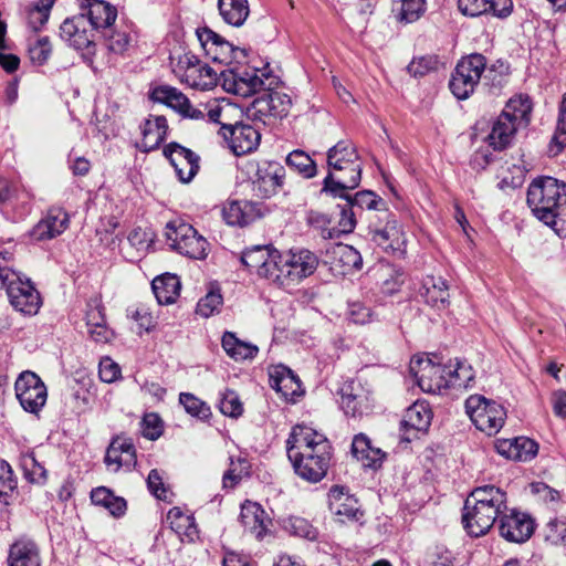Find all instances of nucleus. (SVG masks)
I'll use <instances>...</instances> for the list:
<instances>
[{
	"label": "nucleus",
	"mask_w": 566,
	"mask_h": 566,
	"mask_svg": "<svg viewBox=\"0 0 566 566\" xmlns=\"http://www.w3.org/2000/svg\"><path fill=\"white\" fill-rule=\"evenodd\" d=\"M332 444L314 427H293L287 439V457L295 473L310 483L322 481L332 460Z\"/></svg>",
	"instance_id": "nucleus-1"
},
{
	"label": "nucleus",
	"mask_w": 566,
	"mask_h": 566,
	"mask_svg": "<svg viewBox=\"0 0 566 566\" xmlns=\"http://www.w3.org/2000/svg\"><path fill=\"white\" fill-rule=\"evenodd\" d=\"M328 174L322 191L334 198L348 199V191L356 189L361 179L363 164L350 140H339L327 150Z\"/></svg>",
	"instance_id": "nucleus-2"
},
{
	"label": "nucleus",
	"mask_w": 566,
	"mask_h": 566,
	"mask_svg": "<svg viewBox=\"0 0 566 566\" xmlns=\"http://www.w3.org/2000/svg\"><path fill=\"white\" fill-rule=\"evenodd\" d=\"M506 492L494 485L475 488L464 501L462 510V524L472 537L485 535L500 518L503 511H507Z\"/></svg>",
	"instance_id": "nucleus-3"
},
{
	"label": "nucleus",
	"mask_w": 566,
	"mask_h": 566,
	"mask_svg": "<svg viewBox=\"0 0 566 566\" xmlns=\"http://www.w3.org/2000/svg\"><path fill=\"white\" fill-rule=\"evenodd\" d=\"M409 371L421 390L429 394H441L455 382L461 386L471 378L470 369L461 363L447 365L437 354L415 355Z\"/></svg>",
	"instance_id": "nucleus-4"
},
{
	"label": "nucleus",
	"mask_w": 566,
	"mask_h": 566,
	"mask_svg": "<svg viewBox=\"0 0 566 566\" xmlns=\"http://www.w3.org/2000/svg\"><path fill=\"white\" fill-rule=\"evenodd\" d=\"M533 214L556 231L566 229V185L553 177L535 179L527 190Z\"/></svg>",
	"instance_id": "nucleus-5"
},
{
	"label": "nucleus",
	"mask_w": 566,
	"mask_h": 566,
	"mask_svg": "<svg viewBox=\"0 0 566 566\" xmlns=\"http://www.w3.org/2000/svg\"><path fill=\"white\" fill-rule=\"evenodd\" d=\"M170 66L178 80L190 87L207 91L221 83L220 70L203 63L191 52L171 55Z\"/></svg>",
	"instance_id": "nucleus-6"
},
{
	"label": "nucleus",
	"mask_w": 566,
	"mask_h": 566,
	"mask_svg": "<svg viewBox=\"0 0 566 566\" xmlns=\"http://www.w3.org/2000/svg\"><path fill=\"white\" fill-rule=\"evenodd\" d=\"M318 256L308 249L295 248L281 252L276 285L282 289H291L298 285L317 270Z\"/></svg>",
	"instance_id": "nucleus-7"
},
{
	"label": "nucleus",
	"mask_w": 566,
	"mask_h": 566,
	"mask_svg": "<svg viewBox=\"0 0 566 566\" xmlns=\"http://www.w3.org/2000/svg\"><path fill=\"white\" fill-rule=\"evenodd\" d=\"M166 239L180 254L195 260L208 256L210 244L205 237L189 223L176 219L166 224Z\"/></svg>",
	"instance_id": "nucleus-8"
},
{
	"label": "nucleus",
	"mask_w": 566,
	"mask_h": 566,
	"mask_svg": "<svg viewBox=\"0 0 566 566\" xmlns=\"http://www.w3.org/2000/svg\"><path fill=\"white\" fill-rule=\"evenodd\" d=\"M485 65L486 57L480 53H471L458 61L449 82L450 91L458 99L464 101L473 94Z\"/></svg>",
	"instance_id": "nucleus-9"
},
{
	"label": "nucleus",
	"mask_w": 566,
	"mask_h": 566,
	"mask_svg": "<svg viewBox=\"0 0 566 566\" xmlns=\"http://www.w3.org/2000/svg\"><path fill=\"white\" fill-rule=\"evenodd\" d=\"M9 287L6 292L11 306L23 315L38 314L42 298L29 277L21 272L9 273Z\"/></svg>",
	"instance_id": "nucleus-10"
},
{
	"label": "nucleus",
	"mask_w": 566,
	"mask_h": 566,
	"mask_svg": "<svg viewBox=\"0 0 566 566\" xmlns=\"http://www.w3.org/2000/svg\"><path fill=\"white\" fill-rule=\"evenodd\" d=\"M281 252L271 244L247 248L241 254V263L251 274L276 284Z\"/></svg>",
	"instance_id": "nucleus-11"
},
{
	"label": "nucleus",
	"mask_w": 566,
	"mask_h": 566,
	"mask_svg": "<svg viewBox=\"0 0 566 566\" xmlns=\"http://www.w3.org/2000/svg\"><path fill=\"white\" fill-rule=\"evenodd\" d=\"M196 34L205 55L220 66L218 70L234 69L238 64V54L244 57L243 51L235 49L209 28H199Z\"/></svg>",
	"instance_id": "nucleus-12"
},
{
	"label": "nucleus",
	"mask_w": 566,
	"mask_h": 566,
	"mask_svg": "<svg viewBox=\"0 0 566 566\" xmlns=\"http://www.w3.org/2000/svg\"><path fill=\"white\" fill-rule=\"evenodd\" d=\"M14 390L20 406L29 413L39 415L46 403V386L33 371H22L15 380Z\"/></svg>",
	"instance_id": "nucleus-13"
},
{
	"label": "nucleus",
	"mask_w": 566,
	"mask_h": 566,
	"mask_svg": "<svg viewBox=\"0 0 566 566\" xmlns=\"http://www.w3.org/2000/svg\"><path fill=\"white\" fill-rule=\"evenodd\" d=\"M464 409L473 424H504L507 418L504 406L479 394L465 399Z\"/></svg>",
	"instance_id": "nucleus-14"
},
{
	"label": "nucleus",
	"mask_w": 566,
	"mask_h": 566,
	"mask_svg": "<svg viewBox=\"0 0 566 566\" xmlns=\"http://www.w3.org/2000/svg\"><path fill=\"white\" fill-rule=\"evenodd\" d=\"M222 88L240 96H250L263 86V80L256 70L241 69L238 65L234 69L220 70Z\"/></svg>",
	"instance_id": "nucleus-15"
},
{
	"label": "nucleus",
	"mask_w": 566,
	"mask_h": 566,
	"mask_svg": "<svg viewBox=\"0 0 566 566\" xmlns=\"http://www.w3.org/2000/svg\"><path fill=\"white\" fill-rule=\"evenodd\" d=\"M328 509L342 523L358 522L364 517V511L358 499L343 485H333L328 491Z\"/></svg>",
	"instance_id": "nucleus-16"
},
{
	"label": "nucleus",
	"mask_w": 566,
	"mask_h": 566,
	"mask_svg": "<svg viewBox=\"0 0 566 566\" xmlns=\"http://www.w3.org/2000/svg\"><path fill=\"white\" fill-rule=\"evenodd\" d=\"M164 156L169 160L177 178L182 184L190 182L199 171V156L190 148L176 142H171L165 146Z\"/></svg>",
	"instance_id": "nucleus-17"
},
{
	"label": "nucleus",
	"mask_w": 566,
	"mask_h": 566,
	"mask_svg": "<svg viewBox=\"0 0 566 566\" xmlns=\"http://www.w3.org/2000/svg\"><path fill=\"white\" fill-rule=\"evenodd\" d=\"M219 133L227 140L229 148L237 156H242L256 149L260 144V132L250 124L222 125Z\"/></svg>",
	"instance_id": "nucleus-18"
},
{
	"label": "nucleus",
	"mask_w": 566,
	"mask_h": 566,
	"mask_svg": "<svg viewBox=\"0 0 566 566\" xmlns=\"http://www.w3.org/2000/svg\"><path fill=\"white\" fill-rule=\"evenodd\" d=\"M500 535L511 543H524L534 533V521L526 514L516 510L510 513L503 511L499 518Z\"/></svg>",
	"instance_id": "nucleus-19"
},
{
	"label": "nucleus",
	"mask_w": 566,
	"mask_h": 566,
	"mask_svg": "<svg viewBox=\"0 0 566 566\" xmlns=\"http://www.w3.org/2000/svg\"><path fill=\"white\" fill-rule=\"evenodd\" d=\"M338 394L340 408L348 416H360L371 408L370 392L357 379L344 381Z\"/></svg>",
	"instance_id": "nucleus-20"
},
{
	"label": "nucleus",
	"mask_w": 566,
	"mask_h": 566,
	"mask_svg": "<svg viewBox=\"0 0 566 566\" xmlns=\"http://www.w3.org/2000/svg\"><path fill=\"white\" fill-rule=\"evenodd\" d=\"M284 176V168L279 163L264 161L258 166L252 182L254 193L262 199L273 197L282 188Z\"/></svg>",
	"instance_id": "nucleus-21"
},
{
	"label": "nucleus",
	"mask_w": 566,
	"mask_h": 566,
	"mask_svg": "<svg viewBox=\"0 0 566 566\" xmlns=\"http://www.w3.org/2000/svg\"><path fill=\"white\" fill-rule=\"evenodd\" d=\"M7 566H42L38 542L29 535H20L9 545Z\"/></svg>",
	"instance_id": "nucleus-22"
},
{
	"label": "nucleus",
	"mask_w": 566,
	"mask_h": 566,
	"mask_svg": "<svg viewBox=\"0 0 566 566\" xmlns=\"http://www.w3.org/2000/svg\"><path fill=\"white\" fill-rule=\"evenodd\" d=\"M270 386L279 392L285 401L294 402L303 396L304 390L298 377L284 365L272 366L269 369Z\"/></svg>",
	"instance_id": "nucleus-23"
},
{
	"label": "nucleus",
	"mask_w": 566,
	"mask_h": 566,
	"mask_svg": "<svg viewBox=\"0 0 566 566\" xmlns=\"http://www.w3.org/2000/svg\"><path fill=\"white\" fill-rule=\"evenodd\" d=\"M458 8L463 15L476 18L492 15L506 18L513 9L512 0H458Z\"/></svg>",
	"instance_id": "nucleus-24"
},
{
	"label": "nucleus",
	"mask_w": 566,
	"mask_h": 566,
	"mask_svg": "<svg viewBox=\"0 0 566 566\" xmlns=\"http://www.w3.org/2000/svg\"><path fill=\"white\" fill-rule=\"evenodd\" d=\"M240 523L245 532L261 541L268 534L269 525L272 524L264 509L256 502L244 501L241 505L239 516Z\"/></svg>",
	"instance_id": "nucleus-25"
},
{
	"label": "nucleus",
	"mask_w": 566,
	"mask_h": 566,
	"mask_svg": "<svg viewBox=\"0 0 566 566\" xmlns=\"http://www.w3.org/2000/svg\"><path fill=\"white\" fill-rule=\"evenodd\" d=\"M373 241L382 250L397 255H405L407 238L402 227L397 220H389L382 229L371 232Z\"/></svg>",
	"instance_id": "nucleus-26"
},
{
	"label": "nucleus",
	"mask_w": 566,
	"mask_h": 566,
	"mask_svg": "<svg viewBox=\"0 0 566 566\" xmlns=\"http://www.w3.org/2000/svg\"><path fill=\"white\" fill-rule=\"evenodd\" d=\"M494 448L499 454L515 461L531 460L538 451L537 442L526 437L496 439Z\"/></svg>",
	"instance_id": "nucleus-27"
},
{
	"label": "nucleus",
	"mask_w": 566,
	"mask_h": 566,
	"mask_svg": "<svg viewBox=\"0 0 566 566\" xmlns=\"http://www.w3.org/2000/svg\"><path fill=\"white\" fill-rule=\"evenodd\" d=\"M262 217V209L259 203L252 201L234 200L222 209V218L227 224L232 227H245Z\"/></svg>",
	"instance_id": "nucleus-28"
},
{
	"label": "nucleus",
	"mask_w": 566,
	"mask_h": 566,
	"mask_svg": "<svg viewBox=\"0 0 566 566\" xmlns=\"http://www.w3.org/2000/svg\"><path fill=\"white\" fill-rule=\"evenodd\" d=\"M60 36L76 50L88 49L93 45V35L86 29L84 14L64 20L60 27Z\"/></svg>",
	"instance_id": "nucleus-29"
},
{
	"label": "nucleus",
	"mask_w": 566,
	"mask_h": 566,
	"mask_svg": "<svg viewBox=\"0 0 566 566\" xmlns=\"http://www.w3.org/2000/svg\"><path fill=\"white\" fill-rule=\"evenodd\" d=\"M254 105L261 116L284 118L292 107V99L284 92L269 91L258 97Z\"/></svg>",
	"instance_id": "nucleus-30"
},
{
	"label": "nucleus",
	"mask_w": 566,
	"mask_h": 566,
	"mask_svg": "<svg viewBox=\"0 0 566 566\" xmlns=\"http://www.w3.org/2000/svg\"><path fill=\"white\" fill-rule=\"evenodd\" d=\"M352 454L365 469L374 471L381 468L386 458V452L380 448L373 447L370 439L364 433H358L354 437Z\"/></svg>",
	"instance_id": "nucleus-31"
},
{
	"label": "nucleus",
	"mask_w": 566,
	"mask_h": 566,
	"mask_svg": "<svg viewBox=\"0 0 566 566\" xmlns=\"http://www.w3.org/2000/svg\"><path fill=\"white\" fill-rule=\"evenodd\" d=\"M136 461V449L132 438L116 436L112 439L104 458L108 468L117 472L123 464Z\"/></svg>",
	"instance_id": "nucleus-32"
},
{
	"label": "nucleus",
	"mask_w": 566,
	"mask_h": 566,
	"mask_svg": "<svg viewBox=\"0 0 566 566\" xmlns=\"http://www.w3.org/2000/svg\"><path fill=\"white\" fill-rule=\"evenodd\" d=\"M69 214L61 208H51L46 216L33 228L36 240H51L62 234L69 227Z\"/></svg>",
	"instance_id": "nucleus-33"
},
{
	"label": "nucleus",
	"mask_w": 566,
	"mask_h": 566,
	"mask_svg": "<svg viewBox=\"0 0 566 566\" xmlns=\"http://www.w3.org/2000/svg\"><path fill=\"white\" fill-rule=\"evenodd\" d=\"M167 133L168 124L166 117L160 115H150L145 119L142 126L140 149L148 153L158 148L166 139Z\"/></svg>",
	"instance_id": "nucleus-34"
},
{
	"label": "nucleus",
	"mask_w": 566,
	"mask_h": 566,
	"mask_svg": "<svg viewBox=\"0 0 566 566\" xmlns=\"http://www.w3.org/2000/svg\"><path fill=\"white\" fill-rule=\"evenodd\" d=\"M516 130L517 123L507 114H500L492 124L488 143L494 150H503L512 144Z\"/></svg>",
	"instance_id": "nucleus-35"
},
{
	"label": "nucleus",
	"mask_w": 566,
	"mask_h": 566,
	"mask_svg": "<svg viewBox=\"0 0 566 566\" xmlns=\"http://www.w3.org/2000/svg\"><path fill=\"white\" fill-rule=\"evenodd\" d=\"M82 9H86V17L94 30H106L116 20L115 7L103 0H83Z\"/></svg>",
	"instance_id": "nucleus-36"
},
{
	"label": "nucleus",
	"mask_w": 566,
	"mask_h": 566,
	"mask_svg": "<svg viewBox=\"0 0 566 566\" xmlns=\"http://www.w3.org/2000/svg\"><path fill=\"white\" fill-rule=\"evenodd\" d=\"M221 346L234 361L252 360L259 353V347L250 342L240 339L233 332H224Z\"/></svg>",
	"instance_id": "nucleus-37"
},
{
	"label": "nucleus",
	"mask_w": 566,
	"mask_h": 566,
	"mask_svg": "<svg viewBox=\"0 0 566 566\" xmlns=\"http://www.w3.org/2000/svg\"><path fill=\"white\" fill-rule=\"evenodd\" d=\"M151 289L160 305H170L178 298L181 283L176 274L165 273L153 280Z\"/></svg>",
	"instance_id": "nucleus-38"
},
{
	"label": "nucleus",
	"mask_w": 566,
	"mask_h": 566,
	"mask_svg": "<svg viewBox=\"0 0 566 566\" xmlns=\"http://www.w3.org/2000/svg\"><path fill=\"white\" fill-rule=\"evenodd\" d=\"M332 264L340 274H348L361 269L363 258L354 247L340 243L332 250Z\"/></svg>",
	"instance_id": "nucleus-39"
},
{
	"label": "nucleus",
	"mask_w": 566,
	"mask_h": 566,
	"mask_svg": "<svg viewBox=\"0 0 566 566\" xmlns=\"http://www.w3.org/2000/svg\"><path fill=\"white\" fill-rule=\"evenodd\" d=\"M91 501L93 504L106 509L109 514L116 518L125 515L127 511V501L115 495V493L106 486H97L91 491Z\"/></svg>",
	"instance_id": "nucleus-40"
},
{
	"label": "nucleus",
	"mask_w": 566,
	"mask_h": 566,
	"mask_svg": "<svg viewBox=\"0 0 566 566\" xmlns=\"http://www.w3.org/2000/svg\"><path fill=\"white\" fill-rule=\"evenodd\" d=\"M423 289L422 296L428 305L438 310L448 307L450 303L449 286L443 279L429 276Z\"/></svg>",
	"instance_id": "nucleus-41"
},
{
	"label": "nucleus",
	"mask_w": 566,
	"mask_h": 566,
	"mask_svg": "<svg viewBox=\"0 0 566 566\" xmlns=\"http://www.w3.org/2000/svg\"><path fill=\"white\" fill-rule=\"evenodd\" d=\"M218 8L223 21L235 28L241 27L250 13L248 0H218Z\"/></svg>",
	"instance_id": "nucleus-42"
},
{
	"label": "nucleus",
	"mask_w": 566,
	"mask_h": 566,
	"mask_svg": "<svg viewBox=\"0 0 566 566\" xmlns=\"http://www.w3.org/2000/svg\"><path fill=\"white\" fill-rule=\"evenodd\" d=\"M392 12L398 21L413 23L426 12V0H391Z\"/></svg>",
	"instance_id": "nucleus-43"
},
{
	"label": "nucleus",
	"mask_w": 566,
	"mask_h": 566,
	"mask_svg": "<svg viewBox=\"0 0 566 566\" xmlns=\"http://www.w3.org/2000/svg\"><path fill=\"white\" fill-rule=\"evenodd\" d=\"M150 98L159 104H164L177 113L182 108V106L187 105L188 97L177 90L176 87L169 85H159L151 90Z\"/></svg>",
	"instance_id": "nucleus-44"
},
{
	"label": "nucleus",
	"mask_w": 566,
	"mask_h": 566,
	"mask_svg": "<svg viewBox=\"0 0 566 566\" xmlns=\"http://www.w3.org/2000/svg\"><path fill=\"white\" fill-rule=\"evenodd\" d=\"M21 469L23 471L24 479L36 485H44L48 482V471L40 463L34 453H25L21 457Z\"/></svg>",
	"instance_id": "nucleus-45"
},
{
	"label": "nucleus",
	"mask_w": 566,
	"mask_h": 566,
	"mask_svg": "<svg viewBox=\"0 0 566 566\" xmlns=\"http://www.w3.org/2000/svg\"><path fill=\"white\" fill-rule=\"evenodd\" d=\"M433 410L427 400H417L406 409L401 424H430Z\"/></svg>",
	"instance_id": "nucleus-46"
},
{
	"label": "nucleus",
	"mask_w": 566,
	"mask_h": 566,
	"mask_svg": "<svg viewBox=\"0 0 566 566\" xmlns=\"http://www.w3.org/2000/svg\"><path fill=\"white\" fill-rule=\"evenodd\" d=\"M532 112V103L527 95L518 94L510 98L501 114H507L514 122H528Z\"/></svg>",
	"instance_id": "nucleus-47"
},
{
	"label": "nucleus",
	"mask_w": 566,
	"mask_h": 566,
	"mask_svg": "<svg viewBox=\"0 0 566 566\" xmlns=\"http://www.w3.org/2000/svg\"><path fill=\"white\" fill-rule=\"evenodd\" d=\"M484 74V84L490 87V90L497 91L503 84L506 82V78L510 74V64L505 61L497 60L490 66L485 65Z\"/></svg>",
	"instance_id": "nucleus-48"
},
{
	"label": "nucleus",
	"mask_w": 566,
	"mask_h": 566,
	"mask_svg": "<svg viewBox=\"0 0 566 566\" xmlns=\"http://www.w3.org/2000/svg\"><path fill=\"white\" fill-rule=\"evenodd\" d=\"M179 402L184 406L188 415L200 421H206L211 416L210 407L190 392H181L179 395Z\"/></svg>",
	"instance_id": "nucleus-49"
},
{
	"label": "nucleus",
	"mask_w": 566,
	"mask_h": 566,
	"mask_svg": "<svg viewBox=\"0 0 566 566\" xmlns=\"http://www.w3.org/2000/svg\"><path fill=\"white\" fill-rule=\"evenodd\" d=\"M17 489V478L11 465L3 459H0V503L10 504V500Z\"/></svg>",
	"instance_id": "nucleus-50"
},
{
	"label": "nucleus",
	"mask_w": 566,
	"mask_h": 566,
	"mask_svg": "<svg viewBox=\"0 0 566 566\" xmlns=\"http://www.w3.org/2000/svg\"><path fill=\"white\" fill-rule=\"evenodd\" d=\"M286 164L306 178L316 175L315 161L303 150L295 149L286 157Z\"/></svg>",
	"instance_id": "nucleus-51"
},
{
	"label": "nucleus",
	"mask_w": 566,
	"mask_h": 566,
	"mask_svg": "<svg viewBox=\"0 0 566 566\" xmlns=\"http://www.w3.org/2000/svg\"><path fill=\"white\" fill-rule=\"evenodd\" d=\"M55 0H38L28 12L29 27L38 31L49 20Z\"/></svg>",
	"instance_id": "nucleus-52"
},
{
	"label": "nucleus",
	"mask_w": 566,
	"mask_h": 566,
	"mask_svg": "<svg viewBox=\"0 0 566 566\" xmlns=\"http://www.w3.org/2000/svg\"><path fill=\"white\" fill-rule=\"evenodd\" d=\"M128 317L137 324L139 334L154 331L157 324L156 316L143 304L132 308Z\"/></svg>",
	"instance_id": "nucleus-53"
},
{
	"label": "nucleus",
	"mask_w": 566,
	"mask_h": 566,
	"mask_svg": "<svg viewBox=\"0 0 566 566\" xmlns=\"http://www.w3.org/2000/svg\"><path fill=\"white\" fill-rule=\"evenodd\" d=\"M355 227V213L353 211L352 206L347 203L345 207L340 209L338 221L333 226V229L329 231V238H339L343 234H349L354 231Z\"/></svg>",
	"instance_id": "nucleus-54"
},
{
	"label": "nucleus",
	"mask_w": 566,
	"mask_h": 566,
	"mask_svg": "<svg viewBox=\"0 0 566 566\" xmlns=\"http://www.w3.org/2000/svg\"><path fill=\"white\" fill-rule=\"evenodd\" d=\"M219 410L222 415L237 419L243 412V405L240 400L239 395L231 389H227L220 398Z\"/></svg>",
	"instance_id": "nucleus-55"
},
{
	"label": "nucleus",
	"mask_w": 566,
	"mask_h": 566,
	"mask_svg": "<svg viewBox=\"0 0 566 566\" xmlns=\"http://www.w3.org/2000/svg\"><path fill=\"white\" fill-rule=\"evenodd\" d=\"M285 528L293 535L314 541L317 538L318 532L311 522L301 516H291L286 521Z\"/></svg>",
	"instance_id": "nucleus-56"
},
{
	"label": "nucleus",
	"mask_w": 566,
	"mask_h": 566,
	"mask_svg": "<svg viewBox=\"0 0 566 566\" xmlns=\"http://www.w3.org/2000/svg\"><path fill=\"white\" fill-rule=\"evenodd\" d=\"M155 237V232L150 228L137 227L129 232L127 240L138 252H147L151 248Z\"/></svg>",
	"instance_id": "nucleus-57"
},
{
	"label": "nucleus",
	"mask_w": 566,
	"mask_h": 566,
	"mask_svg": "<svg viewBox=\"0 0 566 566\" xmlns=\"http://www.w3.org/2000/svg\"><path fill=\"white\" fill-rule=\"evenodd\" d=\"M167 518L170 522L171 528L181 534L190 535V528H195V520L192 516L185 514L180 507H172L168 511Z\"/></svg>",
	"instance_id": "nucleus-58"
},
{
	"label": "nucleus",
	"mask_w": 566,
	"mask_h": 566,
	"mask_svg": "<svg viewBox=\"0 0 566 566\" xmlns=\"http://www.w3.org/2000/svg\"><path fill=\"white\" fill-rule=\"evenodd\" d=\"M28 52L32 64L38 66L44 65L52 54V45L49 38L44 36L36 40L29 46Z\"/></svg>",
	"instance_id": "nucleus-59"
},
{
	"label": "nucleus",
	"mask_w": 566,
	"mask_h": 566,
	"mask_svg": "<svg viewBox=\"0 0 566 566\" xmlns=\"http://www.w3.org/2000/svg\"><path fill=\"white\" fill-rule=\"evenodd\" d=\"M223 298L219 291H210L205 297L200 298L196 312L202 317H210L219 312Z\"/></svg>",
	"instance_id": "nucleus-60"
},
{
	"label": "nucleus",
	"mask_w": 566,
	"mask_h": 566,
	"mask_svg": "<svg viewBox=\"0 0 566 566\" xmlns=\"http://www.w3.org/2000/svg\"><path fill=\"white\" fill-rule=\"evenodd\" d=\"M239 469L235 467L234 461L231 459L230 468L224 472L222 481L224 488H234L243 476L249 475L250 463L242 458L238 459Z\"/></svg>",
	"instance_id": "nucleus-61"
},
{
	"label": "nucleus",
	"mask_w": 566,
	"mask_h": 566,
	"mask_svg": "<svg viewBox=\"0 0 566 566\" xmlns=\"http://www.w3.org/2000/svg\"><path fill=\"white\" fill-rule=\"evenodd\" d=\"M346 200L352 208L356 206L367 210H376L378 209V205L382 203V199L370 190L359 191L354 197L348 195V199Z\"/></svg>",
	"instance_id": "nucleus-62"
},
{
	"label": "nucleus",
	"mask_w": 566,
	"mask_h": 566,
	"mask_svg": "<svg viewBox=\"0 0 566 566\" xmlns=\"http://www.w3.org/2000/svg\"><path fill=\"white\" fill-rule=\"evenodd\" d=\"M545 539L552 545H560L566 543V521L552 520L545 528Z\"/></svg>",
	"instance_id": "nucleus-63"
},
{
	"label": "nucleus",
	"mask_w": 566,
	"mask_h": 566,
	"mask_svg": "<svg viewBox=\"0 0 566 566\" xmlns=\"http://www.w3.org/2000/svg\"><path fill=\"white\" fill-rule=\"evenodd\" d=\"M98 376L103 382L111 384L120 378L122 370L111 357H103L98 364Z\"/></svg>",
	"instance_id": "nucleus-64"
}]
</instances>
